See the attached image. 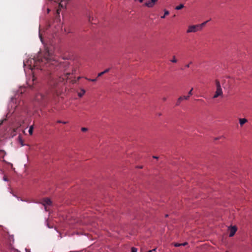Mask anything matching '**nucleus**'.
<instances>
[{
  "label": "nucleus",
  "instance_id": "nucleus-1",
  "mask_svg": "<svg viewBox=\"0 0 252 252\" xmlns=\"http://www.w3.org/2000/svg\"><path fill=\"white\" fill-rule=\"evenodd\" d=\"M32 62H33V66H32V64H30V69H31L35 67L42 69L41 67L44 64H46L49 63L50 64H54V63H53L52 62H55V63H57L55 60L54 59L53 55L50 53L48 50L46 51L43 57L40 56L36 60L32 59L30 61L31 63H32Z\"/></svg>",
  "mask_w": 252,
  "mask_h": 252
},
{
  "label": "nucleus",
  "instance_id": "nucleus-2",
  "mask_svg": "<svg viewBox=\"0 0 252 252\" xmlns=\"http://www.w3.org/2000/svg\"><path fill=\"white\" fill-rule=\"evenodd\" d=\"M57 82L51 83V85H53L51 91L47 93L46 95L43 94H38L35 96L36 101L39 102L41 104L44 105L47 102L52 99L54 95H58L59 93L56 89Z\"/></svg>",
  "mask_w": 252,
  "mask_h": 252
},
{
  "label": "nucleus",
  "instance_id": "nucleus-3",
  "mask_svg": "<svg viewBox=\"0 0 252 252\" xmlns=\"http://www.w3.org/2000/svg\"><path fill=\"white\" fill-rule=\"evenodd\" d=\"M41 203L44 206L45 210L48 211V206L52 205V201L49 198H45L41 200Z\"/></svg>",
  "mask_w": 252,
  "mask_h": 252
},
{
  "label": "nucleus",
  "instance_id": "nucleus-4",
  "mask_svg": "<svg viewBox=\"0 0 252 252\" xmlns=\"http://www.w3.org/2000/svg\"><path fill=\"white\" fill-rule=\"evenodd\" d=\"M200 30L197 25H192L189 27L187 31L188 33L189 32H195L197 31Z\"/></svg>",
  "mask_w": 252,
  "mask_h": 252
},
{
  "label": "nucleus",
  "instance_id": "nucleus-5",
  "mask_svg": "<svg viewBox=\"0 0 252 252\" xmlns=\"http://www.w3.org/2000/svg\"><path fill=\"white\" fill-rule=\"evenodd\" d=\"M223 95V92L221 88H216V91L215 92V94L214 95L213 98H216L219 96H222Z\"/></svg>",
  "mask_w": 252,
  "mask_h": 252
},
{
  "label": "nucleus",
  "instance_id": "nucleus-6",
  "mask_svg": "<svg viewBox=\"0 0 252 252\" xmlns=\"http://www.w3.org/2000/svg\"><path fill=\"white\" fill-rule=\"evenodd\" d=\"M70 74V73H66L63 76H60L58 79V82H63L67 80Z\"/></svg>",
  "mask_w": 252,
  "mask_h": 252
},
{
  "label": "nucleus",
  "instance_id": "nucleus-7",
  "mask_svg": "<svg viewBox=\"0 0 252 252\" xmlns=\"http://www.w3.org/2000/svg\"><path fill=\"white\" fill-rule=\"evenodd\" d=\"M229 237H232L234 235L235 233L237 231V227L235 226H232L229 228Z\"/></svg>",
  "mask_w": 252,
  "mask_h": 252
},
{
  "label": "nucleus",
  "instance_id": "nucleus-8",
  "mask_svg": "<svg viewBox=\"0 0 252 252\" xmlns=\"http://www.w3.org/2000/svg\"><path fill=\"white\" fill-rule=\"evenodd\" d=\"M158 0H151L150 1L147 2L145 3V5L148 7H152L154 6L155 3L158 1Z\"/></svg>",
  "mask_w": 252,
  "mask_h": 252
},
{
  "label": "nucleus",
  "instance_id": "nucleus-9",
  "mask_svg": "<svg viewBox=\"0 0 252 252\" xmlns=\"http://www.w3.org/2000/svg\"><path fill=\"white\" fill-rule=\"evenodd\" d=\"M239 120L241 126H242L245 123L248 122L247 119L245 118H240Z\"/></svg>",
  "mask_w": 252,
  "mask_h": 252
},
{
  "label": "nucleus",
  "instance_id": "nucleus-10",
  "mask_svg": "<svg viewBox=\"0 0 252 252\" xmlns=\"http://www.w3.org/2000/svg\"><path fill=\"white\" fill-rule=\"evenodd\" d=\"M85 92H86L84 89H81V92L78 93V95L80 97H81L85 94Z\"/></svg>",
  "mask_w": 252,
  "mask_h": 252
},
{
  "label": "nucleus",
  "instance_id": "nucleus-11",
  "mask_svg": "<svg viewBox=\"0 0 252 252\" xmlns=\"http://www.w3.org/2000/svg\"><path fill=\"white\" fill-rule=\"evenodd\" d=\"M209 21H206L201 24L197 25L199 30H201L203 27H204Z\"/></svg>",
  "mask_w": 252,
  "mask_h": 252
},
{
  "label": "nucleus",
  "instance_id": "nucleus-12",
  "mask_svg": "<svg viewBox=\"0 0 252 252\" xmlns=\"http://www.w3.org/2000/svg\"><path fill=\"white\" fill-rule=\"evenodd\" d=\"M169 14V12L168 10H164V15L163 16H161V18L164 19V18H165V16L166 15H168Z\"/></svg>",
  "mask_w": 252,
  "mask_h": 252
},
{
  "label": "nucleus",
  "instance_id": "nucleus-13",
  "mask_svg": "<svg viewBox=\"0 0 252 252\" xmlns=\"http://www.w3.org/2000/svg\"><path fill=\"white\" fill-rule=\"evenodd\" d=\"M215 84H216V88H221V86H220V82H219V80H216Z\"/></svg>",
  "mask_w": 252,
  "mask_h": 252
},
{
  "label": "nucleus",
  "instance_id": "nucleus-14",
  "mask_svg": "<svg viewBox=\"0 0 252 252\" xmlns=\"http://www.w3.org/2000/svg\"><path fill=\"white\" fill-rule=\"evenodd\" d=\"M183 100V97H179V98L177 100V101L176 102V105H180V103L181 102V101Z\"/></svg>",
  "mask_w": 252,
  "mask_h": 252
},
{
  "label": "nucleus",
  "instance_id": "nucleus-15",
  "mask_svg": "<svg viewBox=\"0 0 252 252\" xmlns=\"http://www.w3.org/2000/svg\"><path fill=\"white\" fill-rule=\"evenodd\" d=\"M184 7V4H180L179 5L175 7V9H176V10H180V9H182Z\"/></svg>",
  "mask_w": 252,
  "mask_h": 252
},
{
  "label": "nucleus",
  "instance_id": "nucleus-16",
  "mask_svg": "<svg viewBox=\"0 0 252 252\" xmlns=\"http://www.w3.org/2000/svg\"><path fill=\"white\" fill-rule=\"evenodd\" d=\"M33 129V126H31L30 127V128H29V134L30 135H32V134Z\"/></svg>",
  "mask_w": 252,
  "mask_h": 252
},
{
  "label": "nucleus",
  "instance_id": "nucleus-17",
  "mask_svg": "<svg viewBox=\"0 0 252 252\" xmlns=\"http://www.w3.org/2000/svg\"><path fill=\"white\" fill-rule=\"evenodd\" d=\"M18 139H19V143L21 144V146H23L24 145V144H23V140L21 138V137L20 136H18Z\"/></svg>",
  "mask_w": 252,
  "mask_h": 252
},
{
  "label": "nucleus",
  "instance_id": "nucleus-18",
  "mask_svg": "<svg viewBox=\"0 0 252 252\" xmlns=\"http://www.w3.org/2000/svg\"><path fill=\"white\" fill-rule=\"evenodd\" d=\"M172 63H176L177 62V60L176 59L175 56L173 57V59L170 61Z\"/></svg>",
  "mask_w": 252,
  "mask_h": 252
},
{
  "label": "nucleus",
  "instance_id": "nucleus-19",
  "mask_svg": "<svg viewBox=\"0 0 252 252\" xmlns=\"http://www.w3.org/2000/svg\"><path fill=\"white\" fill-rule=\"evenodd\" d=\"M86 79H87L88 80L92 81V82H95L97 80V78L91 79H88V78H86Z\"/></svg>",
  "mask_w": 252,
  "mask_h": 252
},
{
  "label": "nucleus",
  "instance_id": "nucleus-20",
  "mask_svg": "<svg viewBox=\"0 0 252 252\" xmlns=\"http://www.w3.org/2000/svg\"><path fill=\"white\" fill-rule=\"evenodd\" d=\"M137 249L135 248L132 247L131 248V252H137Z\"/></svg>",
  "mask_w": 252,
  "mask_h": 252
},
{
  "label": "nucleus",
  "instance_id": "nucleus-21",
  "mask_svg": "<svg viewBox=\"0 0 252 252\" xmlns=\"http://www.w3.org/2000/svg\"><path fill=\"white\" fill-rule=\"evenodd\" d=\"M182 97H183V100L184 99L188 100L189 97V95H187V96L184 95V96H183Z\"/></svg>",
  "mask_w": 252,
  "mask_h": 252
},
{
  "label": "nucleus",
  "instance_id": "nucleus-22",
  "mask_svg": "<svg viewBox=\"0 0 252 252\" xmlns=\"http://www.w3.org/2000/svg\"><path fill=\"white\" fill-rule=\"evenodd\" d=\"M110 68H107L103 71V73H104V74L110 71Z\"/></svg>",
  "mask_w": 252,
  "mask_h": 252
},
{
  "label": "nucleus",
  "instance_id": "nucleus-23",
  "mask_svg": "<svg viewBox=\"0 0 252 252\" xmlns=\"http://www.w3.org/2000/svg\"><path fill=\"white\" fill-rule=\"evenodd\" d=\"M192 90H193V88H191V89L189 91V92L188 93V94H189L188 95H189V96L192 94Z\"/></svg>",
  "mask_w": 252,
  "mask_h": 252
},
{
  "label": "nucleus",
  "instance_id": "nucleus-24",
  "mask_svg": "<svg viewBox=\"0 0 252 252\" xmlns=\"http://www.w3.org/2000/svg\"><path fill=\"white\" fill-rule=\"evenodd\" d=\"M81 130L83 131V132H86L88 130V128H86V127H82L81 128Z\"/></svg>",
  "mask_w": 252,
  "mask_h": 252
},
{
  "label": "nucleus",
  "instance_id": "nucleus-25",
  "mask_svg": "<svg viewBox=\"0 0 252 252\" xmlns=\"http://www.w3.org/2000/svg\"><path fill=\"white\" fill-rule=\"evenodd\" d=\"M104 74V73H103V71L102 72H101L100 73H99L97 75V77H100L102 75H103Z\"/></svg>",
  "mask_w": 252,
  "mask_h": 252
},
{
  "label": "nucleus",
  "instance_id": "nucleus-26",
  "mask_svg": "<svg viewBox=\"0 0 252 252\" xmlns=\"http://www.w3.org/2000/svg\"><path fill=\"white\" fill-rule=\"evenodd\" d=\"M181 246V244H180V243H175L174 244V246L176 247H179V246Z\"/></svg>",
  "mask_w": 252,
  "mask_h": 252
},
{
  "label": "nucleus",
  "instance_id": "nucleus-27",
  "mask_svg": "<svg viewBox=\"0 0 252 252\" xmlns=\"http://www.w3.org/2000/svg\"><path fill=\"white\" fill-rule=\"evenodd\" d=\"M0 154H3H3H4V155H5V151H4V150H0Z\"/></svg>",
  "mask_w": 252,
  "mask_h": 252
},
{
  "label": "nucleus",
  "instance_id": "nucleus-28",
  "mask_svg": "<svg viewBox=\"0 0 252 252\" xmlns=\"http://www.w3.org/2000/svg\"><path fill=\"white\" fill-rule=\"evenodd\" d=\"M181 244V246H185L187 245L188 244V243L187 242H185V243H182Z\"/></svg>",
  "mask_w": 252,
  "mask_h": 252
},
{
  "label": "nucleus",
  "instance_id": "nucleus-29",
  "mask_svg": "<svg viewBox=\"0 0 252 252\" xmlns=\"http://www.w3.org/2000/svg\"><path fill=\"white\" fill-rule=\"evenodd\" d=\"M156 249H153L152 250H150L149 252H154L156 251Z\"/></svg>",
  "mask_w": 252,
  "mask_h": 252
},
{
  "label": "nucleus",
  "instance_id": "nucleus-30",
  "mask_svg": "<svg viewBox=\"0 0 252 252\" xmlns=\"http://www.w3.org/2000/svg\"><path fill=\"white\" fill-rule=\"evenodd\" d=\"M191 63V62H190V63H189V64H187V65H186V67H189V65H190Z\"/></svg>",
  "mask_w": 252,
  "mask_h": 252
},
{
  "label": "nucleus",
  "instance_id": "nucleus-31",
  "mask_svg": "<svg viewBox=\"0 0 252 252\" xmlns=\"http://www.w3.org/2000/svg\"><path fill=\"white\" fill-rule=\"evenodd\" d=\"M62 124H66L67 123V122H64V121H62Z\"/></svg>",
  "mask_w": 252,
  "mask_h": 252
},
{
  "label": "nucleus",
  "instance_id": "nucleus-32",
  "mask_svg": "<svg viewBox=\"0 0 252 252\" xmlns=\"http://www.w3.org/2000/svg\"><path fill=\"white\" fill-rule=\"evenodd\" d=\"M57 123H62V121H61V120H58V121H57Z\"/></svg>",
  "mask_w": 252,
  "mask_h": 252
},
{
  "label": "nucleus",
  "instance_id": "nucleus-33",
  "mask_svg": "<svg viewBox=\"0 0 252 252\" xmlns=\"http://www.w3.org/2000/svg\"><path fill=\"white\" fill-rule=\"evenodd\" d=\"M50 11V9L49 8H47V13H49Z\"/></svg>",
  "mask_w": 252,
  "mask_h": 252
},
{
  "label": "nucleus",
  "instance_id": "nucleus-34",
  "mask_svg": "<svg viewBox=\"0 0 252 252\" xmlns=\"http://www.w3.org/2000/svg\"><path fill=\"white\" fill-rule=\"evenodd\" d=\"M71 81H72V83H75L76 82V81H75V80H72Z\"/></svg>",
  "mask_w": 252,
  "mask_h": 252
},
{
  "label": "nucleus",
  "instance_id": "nucleus-35",
  "mask_svg": "<svg viewBox=\"0 0 252 252\" xmlns=\"http://www.w3.org/2000/svg\"><path fill=\"white\" fill-rule=\"evenodd\" d=\"M166 98L165 97H164V98H163V100L164 101H165V100H166Z\"/></svg>",
  "mask_w": 252,
  "mask_h": 252
},
{
  "label": "nucleus",
  "instance_id": "nucleus-36",
  "mask_svg": "<svg viewBox=\"0 0 252 252\" xmlns=\"http://www.w3.org/2000/svg\"><path fill=\"white\" fill-rule=\"evenodd\" d=\"M153 158H158V157H156V156H154Z\"/></svg>",
  "mask_w": 252,
  "mask_h": 252
},
{
  "label": "nucleus",
  "instance_id": "nucleus-37",
  "mask_svg": "<svg viewBox=\"0 0 252 252\" xmlns=\"http://www.w3.org/2000/svg\"><path fill=\"white\" fill-rule=\"evenodd\" d=\"M161 115V113H158V116H160Z\"/></svg>",
  "mask_w": 252,
  "mask_h": 252
}]
</instances>
